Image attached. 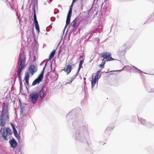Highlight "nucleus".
I'll list each match as a JSON object with an SVG mask.
<instances>
[{
    "mask_svg": "<svg viewBox=\"0 0 154 154\" xmlns=\"http://www.w3.org/2000/svg\"><path fill=\"white\" fill-rule=\"evenodd\" d=\"M8 119V112L7 106L4 103L0 118V125L3 127Z\"/></svg>",
    "mask_w": 154,
    "mask_h": 154,
    "instance_id": "f257e3e1",
    "label": "nucleus"
},
{
    "mask_svg": "<svg viewBox=\"0 0 154 154\" xmlns=\"http://www.w3.org/2000/svg\"><path fill=\"white\" fill-rule=\"evenodd\" d=\"M26 61V56L24 54L20 53L19 55V58L18 62V64L19 65L18 69L17 71V76H18L19 81L21 80L20 75V73L21 70L25 65Z\"/></svg>",
    "mask_w": 154,
    "mask_h": 154,
    "instance_id": "f03ea898",
    "label": "nucleus"
},
{
    "mask_svg": "<svg viewBox=\"0 0 154 154\" xmlns=\"http://www.w3.org/2000/svg\"><path fill=\"white\" fill-rule=\"evenodd\" d=\"M79 17H76L70 23L69 25V28L71 29V33L72 32L74 33L75 31L76 30L80 22V21L79 20Z\"/></svg>",
    "mask_w": 154,
    "mask_h": 154,
    "instance_id": "7ed1b4c3",
    "label": "nucleus"
},
{
    "mask_svg": "<svg viewBox=\"0 0 154 154\" xmlns=\"http://www.w3.org/2000/svg\"><path fill=\"white\" fill-rule=\"evenodd\" d=\"M1 132H2V137L6 140H8L7 135L10 136L12 134L11 129L8 128L1 129L0 131V133Z\"/></svg>",
    "mask_w": 154,
    "mask_h": 154,
    "instance_id": "20e7f679",
    "label": "nucleus"
},
{
    "mask_svg": "<svg viewBox=\"0 0 154 154\" xmlns=\"http://www.w3.org/2000/svg\"><path fill=\"white\" fill-rule=\"evenodd\" d=\"M47 63V62H46L43 68V69L41 72L40 74L39 75L38 77L36 78L32 82V86L35 85L37 84H39L42 80L43 77L44 71Z\"/></svg>",
    "mask_w": 154,
    "mask_h": 154,
    "instance_id": "39448f33",
    "label": "nucleus"
},
{
    "mask_svg": "<svg viewBox=\"0 0 154 154\" xmlns=\"http://www.w3.org/2000/svg\"><path fill=\"white\" fill-rule=\"evenodd\" d=\"M39 94L36 92H34L29 95V98L32 103H35L37 100Z\"/></svg>",
    "mask_w": 154,
    "mask_h": 154,
    "instance_id": "423d86ee",
    "label": "nucleus"
},
{
    "mask_svg": "<svg viewBox=\"0 0 154 154\" xmlns=\"http://www.w3.org/2000/svg\"><path fill=\"white\" fill-rule=\"evenodd\" d=\"M102 57L106 60L107 61L116 60L111 57V54L109 52H105L102 53Z\"/></svg>",
    "mask_w": 154,
    "mask_h": 154,
    "instance_id": "0eeeda50",
    "label": "nucleus"
},
{
    "mask_svg": "<svg viewBox=\"0 0 154 154\" xmlns=\"http://www.w3.org/2000/svg\"><path fill=\"white\" fill-rule=\"evenodd\" d=\"M74 136L76 140H81V139H84L85 138L84 135L82 133H80L79 130H77L76 131Z\"/></svg>",
    "mask_w": 154,
    "mask_h": 154,
    "instance_id": "6e6552de",
    "label": "nucleus"
},
{
    "mask_svg": "<svg viewBox=\"0 0 154 154\" xmlns=\"http://www.w3.org/2000/svg\"><path fill=\"white\" fill-rule=\"evenodd\" d=\"M72 5L73 4L72 3L67 14L66 22V25L65 27V28H66V27L67 25H68L70 23V17L71 16L72 12V8H71V7L72 6Z\"/></svg>",
    "mask_w": 154,
    "mask_h": 154,
    "instance_id": "1a4fd4ad",
    "label": "nucleus"
},
{
    "mask_svg": "<svg viewBox=\"0 0 154 154\" xmlns=\"http://www.w3.org/2000/svg\"><path fill=\"white\" fill-rule=\"evenodd\" d=\"M138 120L139 122L143 125H145L149 128H150L153 126L152 124L151 123H146V120L141 118H138Z\"/></svg>",
    "mask_w": 154,
    "mask_h": 154,
    "instance_id": "9d476101",
    "label": "nucleus"
},
{
    "mask_svg": "<svg viewBox=\"0 0 154 154\" xmlns=\"http://www.w3.org/2000/svg\"><path fill=\"white\" fill-rule=\"evenodd\" d=\"M29 73L31 74L32 75L35 73L37 71V69L36 66L33 65H31L29 67Z\"/></svg>",
    "mask_w": 154,
    "mask_h": 154,
    "instance_id": "9b49d317",
    "label": "nucleus"
},
{
    "mask_svg": "<svg viewBox=\"0 0 154 154\" xmlns=\"http://www.w3.org/2000/svg\"><path fill=\"white\" fill-rule=\"evenodd\" d=\"M37 93L39 94V96H40L41 99H43L44 96H46L47 94L46 92L45 91L44 88L43 87H42L40 91Z\"/></svg>",
    "mask_w": 154,
    "mask_h": 154,
    "instance_id": "f8f14e48",
    "label": "nucleus"
},
{
    "mask_svg": "<svg viewBox=\"0 0 154 154\" xmlns=\"http://www.w3.org/2000/svg\"><path fill=\"white\" fill-rule=\"evenodd\" d=\"M9 143L11 147L13 148H15L17 145V143L13 138L9 141Z\"/></svg>",
    "mask_w": 154,
    "mask_h": 154,
    "instance_id": "ddd939ff",
    "label": "nucleus"
},
{
    "mask_svg": "<svg viewBox=\"0 0 154 154\" xmlns=\"http://www.w3.org/2000/svg\"><path fill=\"white\" fill-rule=\"evenodd\" d=\"M29 73L28 72H26L25 74V80L26 82L27 85H29Z\"/></svg>",
    "mask_w": 154,
    "mask_h": 154,
    "instance_id": "4468645a",
    "label": "nucleus"
},
{
    "mask_svg": "<svg viewBox=\"0 0 154 154\" xmlns=\"http://www.w3.org/2000/svg\"><path fill=\"white\" fill-rule=\"evenodd\" d=\"M32 9L34 10V14H33V18H34V23H36L38 22L36 18V16L35 14V6L34 5L33 6Z\"/></svg>",
    "mask_w": 154,
    "mask_h": 154,
    "instance_id": "2eb2a0df",
    "label": "nucleus"
},
{
    "mask_svg": "<svg viewBox=\"0 0 154 154\" xmlns=\"http://www.w3.org/2000/svg\"><path fill=\"white\" fill-rule=\"evenodd\" d=\"M72 67L70 65H68L65 71L67 73V74H69L71 71Z\"/></svg>",
    "mask_w": 154,
    "mask_h": 154,
    "instance_id": "dca6fc26",
    "label": "nucleus"
},
{
    "mask_svg": "<svg viewBox=\"0 0 154 154\" xmlns=\"http://www.w3.org/2000/svg\"><path fill=\"white\" fill-rule=\"evenodd\" d=\"M34 24L36 29L37 30L38 32H40V29L38 22L35 23Z\"/></svg>",
    "mask_w": 154,
    "mask_h": 154,
    "instance_id": "f3484780",
    "label": "nucleus"
},
{
    "mask_svg": "<svg viewBox=\"0 0 154 154\" xmlns=\"http://www.w3.org/2000/svg\"><path fill=\"white\" fill-rule=\"evenodd\" d=\"M83 61H84V60H80L79 61V69L78 70V72H79L80 69L82 67V65L83 63Z\"/></svg>",
    "mask_w": 154,
    "mask_h": 154,
    "instance_id": "a211bd4d",
    "label": "nucleus"
},
{
    "mask_svg": "<svg viewBox=\"0 0 154 154\" xmlns=\"http://www.w3.org/2000/svg\"><path fill=\"white\" fill-rule=\"evenodd\" d=\"M55 53V50H53L51 53L49 57V59H51L54 57Z\"/></svg>",
    "mask_w": 154,
    "mask_h": 154,
    "instance_id": "6ab92c4d",
    "label": "nucleus"
},
{
    "mask_svg": "<svg viewBox=\"0 0 154 154\" xmlns=\"http://www.w3.org/2000/svg\"><path fill=\"white\" fill-rule=\"evenodd\" d=\"M128 43H126L124 44L123 45L122 47L123 48V49H124V50L123 51L124 53H125V49L128 48Z\"/></svg>",
    "mask_w": 154,
    "mask_h": 154,
    "instance_id": "aec40b11",
    "label": "nucleus"
},
{
    "mask_svg": "<svg viewBox=\"0 0 154 154\" xmlns=\"http://www.w3.org/2000/svg\"><path fill=\"white\" fill-rule=\"evenodd\" d=\"M96 82V80H95L94 79H93L91 81V88H92L94 86Z\"/></svg>",
    "mask_w": 154,
    "mask_h": 154,
    "instance_id": "412c9836",
    "label": "nucleus"
},
{
    "mask_svg": "<svg viewBox=\"0 0 154 154\" xmlns=\"http://www.w3.org/2000/svg\"><path fill=\"white\" fill-rule=\"evenodd\" d=\"M146 89L148 92H150L152 91V90L151 89L149 86L148 85L146 86Z\"/></svg>",
    "mask_w": 154,
    "mask_h": 154,
    "instance_id": "4be33fe9",
    "label": "nucleus"
},
{
    "mask_svg": "<svg viewBox=\"0 0 154 154\" xmlns=\"http://www.w3.org/2000/svg\"><path fill=\"white\" fill-rule=\"evenodd\" d=\"M100 72V70H98L96 72V74L95 75L94 79H95V80H96L98 78V77L99 74V73Z\"/></svg>",
    "mask_w": 154,
    "mask_h": 154,
    "instance_id": "5701e85b",
    "label": "nucleus"
},
{
    "mask_svg": "<svg viewBox=\"0 0 154 154\" xmlns=\"http://www.w3.org/2000/svg\"><path fill=\"white\" fill-rule=\"evenodd\" d=\"M113 128H114V127H113V126L112 127H110L109 126H108L106 128V129L105 131V133H107V131H108L112 130L113 129Z\"/></svg>",
    "mask_w": 154,
    "mask_h": 154,
    "instance_id": "b1692460",
    "label": "nucleus"
},
{
    "mask_svg": "<svg viewBox=\"0 0 154 154\" xmlns=\"http://www.w3.org/2000/svg\"><path fill=\"white\" fill-rule=\"evenodd\" d=\"M105 60H104V59H103L102 60V62L99 65V66L100 67H102L103 66H104L105 64Z\"/></svg>",
    "mask_w": 154,
    "mask_h": 154,
    "instance_id": "393cba45",
    "label": "nucleus"
},
{
    "mask_svg": "<svg viewBox=\"0 0 154 154\" xmlns=\"http://www.w3.org/2000/svg\"><path fill=\"white\" fill-rule=\"evenodd\" d=\"M123 68H122V69H121V70H120L111 71L109 72H106V73H108V72L110 73V75H112V74H113V73H112V72H115V71H121L122 70H123Z\"/></svg>",
    "mask_w": 154,
    "mask_h": 154,
    "instance_id": "a878e982",
    "label": "nucleus"
},
{
    "mask_svg": "<svg viewBox=\"0 0 154 154\" xmlns=\"http://www.w3.org/2000/svg\"><path fill=\"white\" fill-rule=\"evenodd\" d=\"M75 79H74V78H73V77H72V78L70 80V82H68L66 83V84H70Z\"/></svg>",
    "mask_w": 154,
    "mask_h": 154,
    "instance_id": "bb28decb",
    "label": "nucleus"
},
{
    "mask_svg": "<svg viewBox=\"0 0 154 154\" xmlns=\"http://www.w3.org/2000/svg\"><path fill=\"white\" fill-rule=\"evenodd\" d=\"M100 26H99L98 28H97V31L99 32H100L101 31H102V27L100 28Z\"/></svg>",
    "mask_w": 154,
    "mask_h": 154,
    "instance_id": "cd10ccee",
    "label": "nucleus"
},
{
    "mask_svg": "<svg viewBox=\"0 0 154 154\" xmlns=\"http://www.w3.org/2000/svg\"><path fill=\"white\" fill-rule=\"evenodd\" d=\"M80 59H82V60H84L85 58L83 55H80L79 57Z\"/></svg>",
    "mask_w": 154,
    "mask_h": 154,
    "instance_id": "c85d7f7f",
    "label": "nucleus"
},
{
    "mask_svg": "<svg viewBox=\"0 0 154 154\" xmlns=\"http://www.w3.org/2000/svg\"><path fill=\"white\" fill-rule=\"evenodd\" d=\"M79 72H78V71H77V72L76 73V74L75 75H74L72 77H73V78H74V79H75V78L78 75V74Z\"/></svg>",
    "mask_w": 154,
    "mask_h": 154,
    "instance_id": "c756f323",
    "label": "nucleus"
},
{
    "mask_svg": "<svg viewBox=\"0 0 154 154\" xmlns=\"http://www.w3.org/2000/svg\"><path fill=\"white\" fill-rule=\"evenodd\" d=\"M20 87H21L22 85V80H20Z\"/></svg>",
    "mask_w": 154,
    "mask_h": 154,
    "instance_id": "7c9ffc66",
    "label": "nucleus"
},
{
    "mask_svg": "<svg viewBox=\"0 0 154 154\" xmlns=\"http://www.w3.org/2000/svg\"><path fill=\"white\" fill-rule=\"evenodd\" d=\"M133 67L135 68L136 69H137L138 71V72H141V71L140 69H137V68H136V67H135L134 66H133Z\"/></svg>",
    "mask_w": 154,
    "mask_h": 154,
    "instance_id": "2f4dec72",
    "label": "nucleus"
},
{
    "mask_svg": "<svg viewBox=\"0 0 154 154\" xmlns=\"http://www.w3.org/2000/svg\"><path fill=\"white\" fill-rule=\"evenodd\" d=\"M76 0H73L72 3L76 2Z\"/></svg>",
    "mask_w": 154,
    "mask_h": 154,
    "instance_id": "473e14b6",
    "label": "nucleus"
},
{
    "mask_svg": "<svg viewBox=\"0 0 154 154\" xmlns=\"http://www.w3.org/2000/svg\"><path fill=\"white\" fill-rule=\"evenodd\" d=\"M21 110L20 111V114H21L23 112V110H22L23 109H22L21 108Z\"/></svg>",
    "mask_w": 154,
    "mask_h": 154,
    "instance_id": "72a5a7b5",
    "label": "nucleus"
},
{
    "mask_svg": "<svg viewBox=\"0 0 154 154\" xmlns=\"http://www.w3.org/2000/svg\"><path fill=\"white\" fill-rule=\"evenodd\" d=\"M83 79H84V81L85 83V84H86V82L85 81V79H86V78H83Z\"/></svg>",
    "mask_w": 154,
    "mask_h": 154,
    "instance_id": "f704fd0d",
    "label": "nucleus"
},
{
    "mask_svg": "<svg viewBox=\"0 0 154 154\" xmlns=\"http://www.w3.org/2000/svg\"><path fill=\"white\" fill-rule=\"evenodd\" d=\"M91 36H92V35H91V34L89 36V38H90L91 37Z\"/></svg>",
    "mask_w": 154,
    "mask_h": 154,
    "instance_id": "c9c22d12",
    "label": "nucleus"
},
{
    "mask_svg": "<svg viewBox=\"0 0 154 154\" xmlns=\"http://www.w3.org/2000/svg\"><path fill=\"white\" fill-rule=\"evenodd\" d=\"M103 2H102V5H101V6H102V5H103Z\"/></svg>",
    "mask_w": 154,
    "mask_h": 154,
    "instance_id": "e433bc0d",
    "label": "nucleus"
},
{
    "mask_svg": "<svg viewBox=\"0 0 154 154\" xmlns=\"http://www.w3.org/2000/svg\"><path fill=\"white\" fill-rule=\"evenodd\" d=\"M154 92V88L152 90V91Z\"/></svg>",
    "mask_w": 154,
    "mask_h": 154,
    "instance_id": "4c0bfd02",
    "label": "nucleus"
},
{
    "mask_svg": "<svg viewBox=\"0 0 154 154\" xmlns=\"http://www.w3.org/2000/svg\"><path fill=\"white\" fill-rule=\"evenodd\" d=\"M44 61H42V63H44Z\"/></svg>",
    "mask_w": 154,
    "mask_h": 154,
    "instance_id": "58836bf2",
    "label": "nucleus"
},
{
    "mask_svg": "<svg viewBox=\"0 0 154 154\" xmlns=\"http://www.w3.org/2000/svg\"><path fill=\"white\" fill-rule=\"evenodd\" d=\"M51 21H52L51 18Z\"/></svg>",
    "mask_w": 154,
    "mask_h": 154,
    "instance_id": "ea45409f",
    "label": "nucleus"
}]
</instances>
